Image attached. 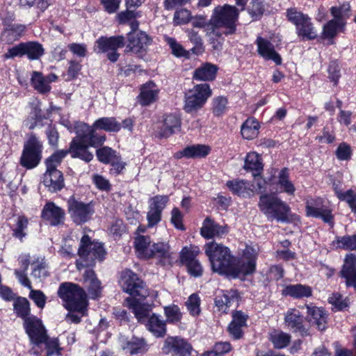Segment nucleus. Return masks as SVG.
Returning <instances> with one entry per match:
<instances>
[{
    "instance_id": "obj_1",
    "label": "nucleus",
    "mask_w": 356,
    "mask_h": 356,
    "mask_svg": "<svg viewBox=\"0 0 356 356\" xmlns=\"http://www.w3.org/2000/svg\"><path fill=\"white\" fill-rule=\"evenodd\" d=\"M239 10L235 6L225 4L216 7L207 27L208 34H214L216 39L222 43V35H232L236 31Z\"/></svg>"
},
{
    "instance_id": "obj_2",
    "label": "nucleus",
    "mask_w": 356,
    "mask_h": 356,
    "mask_svg": "<svg viewBox=\"0 0 356 356\" xmlns=\"http://www.w3.org/2000/svg\"><path fill=\"white\" fill-rule=\"evenodd\" d=\"M58 294L64 301L65 307L70 311L78 312L79 314L70 313L67 316V319L74 323H79L81 321L82 316L85 315L87 309L88 301L85 291L76 284L71 282H64L60 284Z\"/></svg>"
},
{
    "instance_id": "obj_3",
    "label": "nucleus",
    "mask_w": 356,
    "mask_h": 356,
    "mask_svg": "<svg viewBox=\"0 0 356 356\" xmlns=\"http://www.w3.org/2000/svg\"><path fill=\"white\" fill-rule=\"evenodd\" d=\"M204 249L211 270L220 275L229 276L234 259L229 248L222 243L211 241L207 243Z\"/></svg>"
},
{
    "instance_id": "obj_4",
    "label": "nucleus",
    "mask_w": 356,
    "mask_h": 356,
    "mask_svg": "<svg viewBox=\"0 0 356 356\" xmlns=\"http://www.w3.org/2000/svg\"><path fill=\"white\" fill-rule=\"evenodd\" d=\"M134 247L138 257L141 259L154 257L163 264L170 261L171 253L167 243H152L149 236L139 235L135 238Z\"/></svg>"
},
{
    "instance_id": "obj_5",
    "label": "nucleus",
    "mask_w": 356,
    "mask_h": 356,
    "mask_svg": "<svg viewBox=\"0 0 356 356\" xmlns=\"http://www.w3.org/2000/svg\"><path fill=\"white\" fill-rule=\"evenodd\" d=\"M78 255L76 266L77 270H81L85 268L94 266L97 261H103L106 251L102 243L91 241L88 235H83L80 241Z\"/></svg>"
},
{
    "instance_id": "obj_6",
    "label": "nucleus",
    "mask_w": 356,
    "mask_h": 356,
    "mask_svg": "<svg viewBox=\"0 0 356 356\" xmlns=\"http://www.w3.org/2000/svg\"><path fill=\"white\" fill-rule=\"evenodd\" d=\"M259 207L261 211L267 217L268 220H274L280 222L289 221L290 207L279 197L264 195L260 197Z\"/></svg>"
},
{
    "instance_id": "obj_7",
    "label": "nucleus",
    "mask_w": 356,
    "mask_h": 356,
    "mask_svg": "<svg viewBox=\"0 0 356 356\" xmlns=\"http://www.w3.org/2000/svg\"><path fill=\"white\" fill-rule=\"evenodd\" d=\"M81 130L86 132L85 138L92 145H101L106 140L105 136H100L96 130H104L107 132H118L121 129V123L113 117H103L94 122L92 126L86 123H81Z\"/></svg>"
},
{
    "instance_id": "obj_8",
    "label": "nucleus",
    "mask_w": 356,
    "mask_h": 356,
    "mask_svg": "<svg viewBox=\"0 0 356 356\" xmlns=\"http://www.w3.org/2000/svg\"><path fill=\"white\" fill-rule=\"evenodd\" d=\"M257 256L258 252L254 248L246 246L242 256L236 262L234 259L229 276L233 278H243L253 274L256 270Z\"/></svg>"
},
{
    "instance_id": "obj_9",
    "label": "nucleus",
    "mask_w": 356,
    "mask_h": 356,
    "mask_svg": "<svg viewBox=\"0 0 356 356\" xmlns=\"http://www.w3.org/2000/svg\"><path fill=\"white\" fill-rule=\"evenodd\" d=\"M211 95L212 91L209 84L195 85L185 95L184 111L188 113L197 112L204 106Z\"/></svg>"
},
{
    "instance_id": "obj_10",
    "label": "nucleus",
    "mask_w": 356,
    "mask_h": 356,
    "mask_svg": "<svg viewBox=\"0 0 356 356\" xmlns=\"http://www.w3.org/2000/svg\"><path fill=\"white\" fill-rule=\"evenodd\" d=\"M288 20L295 25L296 33L302 40H313L316 38L317 32L311 18L296 8H289L286 11Z\"/></svg>"
},
{
    "instance_id": "obj_11",
    "label": "nucleus",
    "mask_w": 356,
    "mask_h": 356,
    "mask_svg": "<svg viewBox=\"0 0 356 356\" xmlns=\"http://www.w3.org/2000/svg\"><path fill=\"white\" fill-rule=\"evenodd\" d=\"M42 144L35 136H31L24 145L20 164L27 168L36 167L42 159Z\"/></svg>"
},
{
    "instance_id": "obj_12",
    "label": "nucleus",
    "mask_w": 356,
    "mask_h": 356,
    "mask_svg": "<svg viewBox=\"0 0 356 356\" xmlns=\"http://www.w3.org/2000/svg\"><path fill=\"white\" fill-rule=\"evenodd\" d=\"M77 136L74 138L70 145L67 150L73 158H79L86 162H90L93 159V154L88 150V147H97L92 145L91 143L86 140L85 136L86 132L81 130V126L79 124L77 127Z\"/></svg>"
},
{
    "instance_id": "obj_13",
    "label": "nucleus",
    "mask_w": 356,
    "mask_h": 356,
    "mask_svg": "<svg viewBox=\"0 0 356 356\" xmlns=\"http://www.w3.org/2000/svg\"><path fill=\"white\" fill-rule=\"evenodd\" d=\"M120 282L123 291L134 296L133 298H145L148 296L144 282L129 270L122 273Z\"/></svg>"
},
{
    "instance_id": "obj_14",
    "label": "nucleus",
    "mask_w": 356,
    "mask_h": 356,
    "mask_svg": "<svg viewBox=\"0 0 356 356\" xmlns=\"http://www.w3.org/2000/svg\"><path fill=\"white\" fill-rule=\"evenodd\" d=\"M67 207L71 218L77 225L88 222L94 213V209L90 204L79 201L74 197L68 200Z\"/></svg>"
},
{
    "instance_id": "obj_15",
    "label": "nucleus",
    "mask_w": 356,
    "mask_h": 356,
    "mask_svg": "<svg viewBox=\"0 0 356 356\" xmlns=\"http://www.w3.org/2000/svg\"><path fill=\"white\" fill-rule=\"evenodd\" d=\"M96 44L98 52L106 53L107 58L111 62H115L120 56L117 50L124 46L125 39L122 35L101 37Z\"/></svg>"
},
{
    "instance_id": "obj_16",
    "label": "nucleus",
    "mask_w": 356,
    "mask_h": 356,
    "mask_svg": "<svg viewBox=\"0 0 356 356\" xmlns=\"http://www.w3.org/2000/svg\"><path fill=\"white\" fill-rule=\"evenodd\" d=\"M24 327L31 343L40 346L47 336V330L38 318L31 316L25 319Z\"/></svg>"
},
{
    "instance_id": "obj_17",
    "label": "nucleus",
    "mask_w": 356,
    "mask_h": 356,
    "mask_svg": "<svg viewBox=\"0 0 356 356\" xmlns=\"http://www.w3.org/2000/svg\"><path fill=\"white\" fill-rule=\"evenodd\" d=\"M169 202L168 195H156L149 200L147 213V227H153L161 220V213Z\"/></svg>"
},
{
    "instance_id": "obj_18",
    "label": "nucleus",
    "mask_w": 356,
    "mask_h": 356,
    "mask_svg": "<svg viewBox=\"0 0 356 356\" xmlns=\"http://www.w3.org/2000/svg\"><path fill=\"white\" fill-rule=\"evenodd\" d=\"M152 41V38L144 31H130L127 34V48L135 54L144 52Z\"/></svg>"
},
{
    "instance_id": "obj_19",
    "label": "nucleus",
    "mask_w": 356,
    "mask_h": 356,
    "mask_svg": "<svg viewBox=\"0 0 356 356\" xmlns=\"http://www.w3.org/2000/svg\"><path fill=\"white\" fill-rule=\"evenodd\" d=\"M191 349V346L183 339L168 337L164 342L162 351L165 355L172 354V356H188Z\"/></svg>"
},
{
    "instance_id": "obj_20",
    "label": "nucleus",
    "mask_w": 356,
    "mask_h": 356,
    "mask_svg": "<svg viewBox=\"0 0 356 356\" xmlns=\"http://www.w3.org/2000/svg\"><path fill=\"white\" fill-rule=\"evenodd\" d=\"M255 44L258 54L266 60H273L276 65L282 63V58L275 51L273 44L268 39L258 36Z\"/></svg>"
},
{
    "instance_id": "obj_21",
    "label": "nucleus",
    "mask_w": 356,
    "mask_h": 356,
    "mask_svg": "<svg viewBox=\"0 0 356 356\" xmlns=\"http://www.w3.org/2000/svg\"><path fill=\"white\" fill-rule=\"evenodd\" d=\"M180 127L181 120L177 115H167L157 126L156 136L161 138H168L179 131Z\"/></svg>"
},
{
    "instance_id": "obj_22",
    "label": "nucleus",
    "mask_w": 356,
    "mask_h": 356,
    "mask_svg": "<svg viewBox=\"0 0 356 356\" xmlns=\"http://www.w3.org/2000/svg\"><path fill=\"white\" fill-rule=\"evenodd\" d=\"M228 231L227 225H220L219 224L216 223L210 218H207L202 223L200 234L204 238L210 239L214 237H222L228 233Z\"/></svg>"
},
{
    "instance_id": "obj_23",
    "label": "nucleus",
    "mask_w": 356,
    "mask_h": 356,
    "mask_svg": "<svg viewBox=\"0 0 356 356\" xmlns=\"http://www.w3.org/2000/svg\"><path fill=\"white\" fill-rule=\"evenodd\" d=\"M42 217L49 222L51 225H57L63 222L64 211L53 202L45 204L42 211Z\"/></svg>"
},
{
    "instance_id": "obj_24",
    "label": "nucleus",
    "mask_w": 356,
    "mask_h": 356,
    "mask_svg": "<svg viewBox=\"0 0 356 356\" xmlns=\"http://www.w3.org/2000/svg\"><path fill=\"white\" fill-rule=\"evenodd\" d=\"M83 282L90 298L96 299L101 296L102 287L100 281L92 270H86L83 275Z\"/></svg>"
},
{
    "instance_id": "obj_25",
    "label": "nucleus",
    "mask_w": 356,
    "mask_h": 356,
    "mask_svg": "<svg viewBox=\"0 0 356 356\" xmlns=\"http://www.w3.org/2000/svg\"><path fill=\"white\" fill-rule=\"evenodd\" d=\"M309 321L315 325L318 330H325L327 327V314L322 307L307 305Z\"/></svg>"
},
{
    "instance_id": "obj_26",
    "label": "nucleus",
    "mask_w": 356,
    "mask_h": 356,
    "mask_svg": "<svg viewBox=\"0 0 356 356\" xmlns=\"http://www.w3.org/2000/svg\"><path fill=\"white\" fill-rule=\"evenodd\" d=\"M43 183L50 191H60L64 186L62 172L59 170H46L43 177Z\"/></svg>"
},
{
    "instance_id": "obj_27",
    "label": "nucleus",
    "mask_w": 356,
    "mask_h": 356,
    "mask_svg": "<svg viewBox=\"0 0 356 356\" xmlns=\"http://www.w3.org/2000/svg\"><path fill=\"white\" fill-rule=\"evenodd\" d=\"M226 186L234 194L243 197H250L254 193L252 185L243 179L228 181Z\"/></svg>"
},
{
    "instance_id": "obj_28",
    "label": "nucleus",
    "mask_w": 356,
    "mask_h": 356,
    "mask_svg": "<svg viewBox=\"0 0 356 356\" xmlns=\"http://www.w3.org/2000/svg\"><path fill=\"white\" fill-rule=\"evenodd\" d=\"M306 212L308 216L321 218L325 222L332 223L333 216L331 210L327 207L319 206L312 202H307Z\"/></svg>"
},
{
    "instance_id": "obj_29",
    "label": "nucleus",
    "mask_w": 356,
    "mask_h": 356,
    "mask_svg": "<svg viewBox=\"0 0 356 356\" xmlns=\"http://www.w3.org/2000/svg\"><path fill=\"white\" fill-rule=\"evenodd\" d=\"M282 294L284 296H291L295 299H301L312 296V289L310 286L301 284H289L284 287Z\"/></svg>"
},
{
    "instance_id": "obj_30",
    "label": "nucleus",
    "mask_w": 356,
    "mask_h": 356,
    "mask_svg": "<svg viewBox=\"0 0 356 356\" xmlns=\"http://www.w3.org/2000/svg\"><path fill=\"white\" fill-rule=\"evenodd\" d=\"M159 89L154 83L149 81L143 85L138 96V102L143 106H147L156 101Z\"/></svg>"
},
{
    "instance_id": "obj_31",
    "label": "nucleus",
    "mask_w": 356,
    "mask_h": 356,
    "mask_svg": "<svg viewBox=\"0 0 356 356\" xmlns=\"http://www.w3.org/2000/svg\"><path fill=\"white\" fill-rule=\"evenodd\" d=\"M126 302L139 321L142 322L149 316L151 310L150 306L142 303L140 298H127Z\"/></svg>"
},
{
    "instance_id": "obj_32",
    "label": "nucleus",
    "mask_w": 356,
    "mask_h": 356,
    "mask_svg": "<svg viewBox=\"0 0 356 356\" xmlns=\"http://www.w3.org/2000/svg\"><path fill=\"white\" fill-rule=\"evenodd\" d=\"M237 293L235 291H222L215 299V304L218 311L227 313L228 309L237 301Z\"/></svg>"
},
{
    "instance_id": "obj_33",
    "label": "nucleus",
    "mask_w": 356,
    "mask_h": 356,
    "mask_svg": "<svg viewBox=\"0 0 356 356\" xmlns=\"http://www.w3.org/2000/svg\"><path fill=\"white\" fill-rule=\"evenodd\" d=\"M146 327L156 337H163L166 332L165 321L161 316L153 314L148 318Z\"/></svg>"
},
{
    "instance_id": "obj_34",
    "label": "nucleus",
    "mask_w": 356,
    "mask_h": 356,
    "mask_svg": "<svg viewBox=\"0 0 356 356\" xmlns=\"http://www.w3.org/2000/svg\"><path fill=\"white\" fill-rule=\"evenodd\" d=\"M304 316L296 308L288 309L285 314L284 322L286 325L295 332L300 331L302 327Z\"/></svg>"
},
{
    "instance_id": "obj_35",
    "label": "nucleus",
    "mask_w": 356,
    "mask_h": 356,
    "mask_svg": "<svg viewBox=\"0 0 356 356\" xmlns=\"http://www.w3.org/2000/svg\"><path fill=\"white\" fill-rule=\"evenodd\" d=\"M218 67L216 65L207 63L197 67L193 73V79L197 81H213L216 75Z\"/></svg>"
},
{
    "instance_id": "obj_36",
    "label": "nucleus",
    "mask_w": 356,
    "mask_h": 356,
    "mask_svg": "<svg viewBox=\"0 0 356 356\" xmlns=\"http://www.w3.org/2000/svg\"><path fill=\"white\" fill-rule=\"evenodd\" d=\"M121 346L130 354H138L147 350V345L143 338L132 337L129 340L122 339Z\"/></svg>"
},
{
    "instance_id": "obj_37",
    "label": "nucleus",
    "mask_w": 356,
    "mask_h": 356,
    "mask_svg": "<svg viewBox=\"0 0 356 356\" xmlns=\"http://www.w3.org/2000/svg\"><path fill=\"white\" fill-rule=\"evenodd\" d=\"M191 22L193 26L195 28H202L205 32L206 36L209 38L210 44L214 49H220L221 48V41L216 39L214 34H208L207 27L209 24V20L207 22L206 17L202 15L192 16Z\"/></svg>"
},
{
    "instance_id": "obj_38",
    "label": "nucleus",
    "mask_w": 356,
    "mask_h": 356,
    "mask_svg": "<svg viewBox=\"0 0 356 356\" xmlns=\"http://www.w3.org/2000/svg\"><path fill=\"white\" fill-rule=\"evenodd\" d=\"M243 168L245 170L250 171L253 177L260 175L263 170V164L259 154L254 152L248 153L245 157Z\"/></svg>"
},
{
    "instance_id": "obj_39",
    "label": "nucleus",
    "mask_w": 356,
    "mask_h": 356,
    "mask_svg": "<svg viewBox=\"0 0 356 356\" xmlns=\"http://www.w3.org/2000/svg\"><path fill=\"white\" fill-rule=\"evenodd\" d=\"M260 125L257 119L248 118L241 125V134L243 138L252 140L259 134Z\"/></svg>"
},
{
    "instance_id": "obj_40",
    "label": "nucleus",
    "mask_w": 356,
    "mask_h": 356,
    "mask_svg": "<svg viewBox=\"0 0 356 356\" xmlns=\"http://www.w3.org/2000/svg\"><path fill=\"white\" fill-rule=\"evenodd\" d=\"M277 179V184L281 191L284 192L289 195H293L296 188L294 184L290 180L289 173L287 168H283L280 170Z\"/></svg>"
},
{
    "instance_id": "obj_41",
    "label": "nucleus",
    "mask_w": 356,
    "mask_h": 356,
    "mask_svg": "<svg viewBox=\"0 0 356 356\" xmlns=\"http://www.w3.org/2000/svg\"><path fill=\"white\" fill-rule=\"evenodd\" d=\"M31 84L35 90L40 94L49 92L51 87L47 82V79L41 72H33L31 76Z\"/></svg>"
},
{
    "instance_id": "obj_42",
    "label": "nucleus",
    "mask_w": 356,
    "mask_h": 356,
    "mask_svg": "<svg viewBox=\"0 0 356 356\" xmlns=\"http://www.w3.org/2000/svg\"><path fill=\"white\" fill-rule=\"evenodd\" d=\"M269 339L273 343L274 348L282 349L289 344L291 336L282 331L275 330L270 334Z\"/></svg>"
},
{
    "instance_id": "obj_43",
    "label": "nucleus",
    "mask_w": 356,
    "mask_h": 356,
    "mask_svg": "<svg viewBox=\"0 0 356 356\" xmlns=\"http://www.w3.org/2000/svg\"><path fill=\"white\" fill-rule=\"evenodd\" d=\"M332 243L337 248L356 250V234L337 236Z\"/></svg>"
},
{
    "instance_id": "obj_44",
    "label": "nucleus",
    "mask_w": 356,
    "mask_h": 356,
    "mask_svg": "<svg viewBox=\"0 0 356 356\" xmlns=\"http://www.w3.org/2000/svg\"><path fill=\"white\" fill-rule=\"evenodd\" d=\"M14 311L17 316L22 318L25 321L26 318H29L30 304L25 298H18L13 303Z\"/></svg>"
},
{
    "instance_id": "obj_45",
    "label": "nucleus",
    "mask_w": 356,
    "mask_h": 356,
    "mask_svg": "<svg viewBox=\"0 0 356 356\" xmlns=\"http://www.w3.org/2000/svg\"><path fill=\"white\" fill-rule=\"evenodd\" d=\"M334 191L337 197L340 200L346 202L351 209V211L356 213V192L351 189L343 192L337 188H334Z\"/></svg>"
},
{
    "instance_id": "obj_46",
    "label": "nucleus",
    "mask_w": 356,
    "mask_h": 356,
    "mask_svg": "<svg viewBox=\"0 0 356 356\" xmlns=\"http://www.w3.org/2000/svg\"><path fill=\"white\" fill-rule=\"evenodd\" d=\"M25 55L31 60L38 59L44 54L42 46L38 42H24Z\"/></svg>"
},
{
    "instance_id": "obj_47",
    "label": "nucleus",
    "mask_w": 356,
    "mask_h": 356,
    "mask_svg": "<svg viewBox=\"0 0 356 356\" xmlns=\"http://www.w3.org/2000/svg\"><path fill=\"white\" fill-rule=\"evenodd\" d=\"M25 26L21 24L13 25L2 34V40L8 43L17 40L24 33Z\"/></svg>"
},
{
    "instance_id": "obj_48",
    "label": "nucleus",
    "mask_w": 356,
    "mask_h": 356,
    "mask_svg": "<svg viewBox=\"0 0 356 356\" xmlns=\"http://www.w3.org/2000/svg\"><path fill=\"white\" fill-rule=\"evenodd\" d=\"M200 250L197 246L191 245L182 248L180 253V259L182 264L187 265L188 263L196 261L197 256L200 254Z\"/></svg>"
},
{
    "instance_id": "obj_49",
    "label": "nucleus",
    "mask_w": 356,
    "mask_h": 356,
    "mask_svg": "<svg viewBox=\"0 0 356 356\" xmlns=\"http://www.w3.org/2000/svg\"><path fill=\"white\" fill-rule=\"evenodd\" d=\"M356 271V255L353 253L348 254L343 259V264L340 270V276L343 277Z\"/></svg>"
},
{
    "instance_id": "obj_50",
    "label": "nucleus",
    "mask_w": 356,
    "mask_h": 356,
    "mask_svg": "<svg viewBox=\"0 0 356 356\" xmlns=\"http://www.w3.org/2000/svg\"><path fill=\"white\" fill-rule=\"evenodd\" d=\"M210 151L209 146L198 144L186 147L185 153L188 154V158H203L207 156Z\"/></svg>"
},
{
    "instance_id": "obj_51",
    "label": "nucleus",
    "mask_w": 356,
    "mask_h": 356,
    "mask_svg": "<svg viewBox=\"0 0 356 356\" xmlns=\"http://www.w3.org/2000/svg\"><path fill=\"white\" fill-rule=\"evenodd\" d=\"M29 220L26 217L20 216L17 218L16 226L13 229V236L21 241L26 236Z\"/></svg>"
},
{
    "instance_id": "obj_52",
    "label": "nucleus",
    "mask_w": 356,
    "mask_h": 356,
    "mask_svg": "<svg viewBox=\"0 0 356 356\" xmlns=\"http://www.w3.org/2000/svg\"><path fill=\"white\" fill-rule=\"evenodd\" d=\"M345 22L341 19H336L330 20L323 26V34L325 37L332 38L335 36L337 31L343 26Z\"/></svg>"
},
{
    "instance_id": "obj_53",
    "label": "nucleus",
    "mask_w": 356,
    "mask_h": 356,
    "mask_svg": "<svg viewBox=\"0 0 356 356\" xmlns=\"http://www.w3.org/2000/svg\"><path fill=\"white\" fill-rule=\"evenodd\" d=\"M67 154V150H58L50 156L45 161L47 170H58L56 168Z\"/></svg>"
},
{
    "instance_id": "obj_54",
    "label": "nucleus",
    "mask_w": 356,
    "mask_h": 356,
    "mask_svg": "<svg viewBox=\"0 0 356 356\" xmlns=\"http://www.w3.org/2000/svg\"><path fill=\"white\" fill-rule=\"evenodd\" d=\"M192 19L191 12L185 8L177 9L173 15V23L176 26L188 24Z\"/></svg>"
},
{
    "instance_id": "obj_55",
    "label": "nucleus",
    "mask_w": 356,
    "mask_h": 356,
    "mask_svg": "<svg viewBox=\"0 0 356 356\" xmlns=\"http://www.w3.org/2000/svg\"><path fill=\"white\" fill-rule=\"evenodd\" d=\"M186 308L193 316H197L201 312L200 298L196 293L191 294L186 302Z\"/></svg>"
},
{
    "instance_id": "obj_56",
    "label": "nucleus",
    "mask_w": 356,
    "mask_h": 356,
    "mask_svg": "<svg viewBox=\"0 0 356 356\" xmlns=\"http://www.w3.org/2000/svg\"><path fill=\"white\" fill-rule=\"evenodd\" d=\"M47 350V356H60L61 348L59 346L58 340L56 338L46 337L45 341L42 343Z\"/></svg>"
},
{
    "instance_id": "obj_57",
    "label": "nucleus",
    "mask_w": 356,
    "mask_h": 356,
    "mask_svg": "<svg viewBox=\"0 0 356 356\" xmlns=\"http://www.w3.org/2000/svg\"><path fill=\"white\" fill-rule=\"evenodd\" d=\"M164 314L169 323H178L182 318L179 307L176 305H171L164 307Z\"/></svg>"
},
{
    "instance_id": "obj_58",
    "label": "nucleus",
    "mask_w": 356,
    "mask_h": 356,
    "mask_svg": "<svg viewBox=\"0 0 356 356\" xmlns=\"http://www.w3.org/2000/svg\"><path fill=\"white\" fill-rule=\"evenodd\" d=\"M228 101L226 97L220 96L212 101V112L216 116L222 115L227 110Z\"/></svg>"
},
{
    "instance_id": "obj_59",
    "label": "nucleus",
    "mask_w": 356,
    "mask_h": 356,
    "mask_svg": "<svg viewBox=\"0 0 356 356\" xmlns=\"http://www.w3.org/2000/svg\"><path fill=\"white\" fill-rule=\"evenodd\" d=\"M97 159L103 163H109L117 155L116 152L109 147L104 146L96 152Z\"/></svg>"
},
{
    "instance_id": "obj_60",
    "label": "nucleus",
    "mask_w": 356,
    "mask_h": 356,
    "mask_svg": "<svg viewBox=\"0 0 356 356\" xmlns=\"http://www.w3.org/2000/svg\"><path fill=\"white\" fill-rule=\"evenodd\" d=\"M165 41L170 46L172 53L177 57H184L187 56L186 51L184 47L172 38L166 37Z\"/></svg>"
},
{
    "instance_id": "obj_61",
    "label": "nucleus",
    "mask_w": 356,
    "mask_h": 356,
    "mask_svg": "<svg viewBox=\"0 0 356 356\" xmlns=\"http://www.w3.org/2000/svg\"><path fill=\"white\" fill-rule=\"evenodd\" d=\"M33 270L31 273V275L35 278L38 279L40 280H42L47 277L49 275L47 266L44 262H38V263H33Z\"/></svg>"
},
{
    "instance_id": "obj_62",
    "label": "nucleus",
    "mask_w": 356,
    "mask_h": 356,
    "mask_svg": "<svg viewBox=\"0 0 356 356\" xmlns=\"http://www.w3.org/2000/svg\"><path fill=\"white\" fill-rule=\"evenodd\" d=\"M352 156L351 147L346 143L339 144L336 149V156L339 161H348Z\"/></svg>"
},
{
    "instance_id": "obj_63",
    "label": "nucleus",
    "mask_w": 356,
    "mask_h": 356,
    "mask_svg": "<svg viewBox=\"0 0 356 356\" xmlns=\"http://www.w3.org/2000/svg\"><path fill=\"white\" fill-rule=\"evenodd\" d=\"M188 38L191 42L195 44V47L192 49V51L196 54L202 53L204 50L202 40L198 33L194 31H188Z\"/></svg>"
},
{
    "instance_id": "obj_64",
    "label": "nucleus",
    "mask_w": 356,
    "mask_h": 356,
    "mask_svg": "<svg viewBox=\"0 0 356 356\" xmlns=\"http://www.w3.org/2000/svg\"><path fill=\"white\" fill-rule=\"evenodd\" d=\"M29 298L33 300L35 304L40 309H42L46 303V296L40 290L30 289Z\"/></svg>"
}]
</instances>
